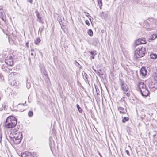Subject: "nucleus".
I'll return each instance as SVG.
<instances>
[{
  "instance_id": "1",
  "label": "nucleus",
  "mask_w": 157,
  "mask_h": 157,
  "mask_svg": "<svg viewBox=\"0 0 157 157\" xmlns=\"http://www.w3.org/2000/svg\"><path fill=\"white\" fill-rule=\"evenodd\" d=\"M22 134L21 133L16 130L10 134V137L11 140H13L14 143L16 144L19 143L21 141L22 139Z\"/></svg>"
},
{
  "instance_id": "2",
  "label": "nucleus",
  "mask_w": 157,
  "mask_h": 157,
  "mask_svg": "<svg viewBox=\"0 0 157 157\" xmlns=\"http://www.w3.org/2000/svg\"><path fill=\"white\" fill-rule=\"evenodd\" d=\"M17 123V119L13 116L8 117L6 119L5 127L6 128H14Z\"/></svg>"
},
{
  "instance_id": "3",
  "label": "nucleus",
  "mask_w": 157,
  "mask_h": 157,
  "mask_svg": "<svg viewBox=\"0 0 157 157\" xmlns=\"http://www.w3.org/2000/svg\"><path fill=\"white\" fill-rule=\"evenodd\" d=\"M145 48L142 47L137 48L135 51V56L136 59L144 57L146 53Z\"/></svg>"
},
{
  "instance_id": "4",
  "label": "nucleus",
  "mask_w": 157,
  "mask_h": 157,
  "mask_svg": "<svg viewBox=\"0 0 157 157\" xmlns=\"http://www.w3.org/2000/svg\"><path fill=\"white\" fill-rule=\"evenodd\" d=\"M12 57L10 56L9 58L7 57L5 60V62L6 64L8 65L12 66L13 64V62L12 59Z\"/></svg>"
},
{
  "instance_id": "5",
  "label": "nucleus",
  "mask_w": 157,
  "mask_h": 157,
  "mask_svg": "<svg viewBox=\"0 0 157 157\" xmlns=\"http://www.w3.org/2000/svg\"><path fill=\"white\" fill-rule=\"evenodd\" d=\"M26 102L24 104H19L17 105V108L20 111H23L26 108L27 105L26 104Z\"/></svg>"
},
{
  "instance_id": "6",
  "label": "nucleus",
  "mask_w": 157,
  "mask_h": 157,
  "mask_svg": "<svg viewBox=\"0 0 157 157\" xmlns=\"http://www.w3.org/2000/svg\"><path fill=\"white\" fill-rule=\"evenodd\" d=\"M140 74L143 77H146L147 75V70L145 67L143 66L140 70Z\"/></svg>"
},
{
  "instance_id": "7",
  "label": "nucleus",
  "mask_w": 157,
  "mask_h": 157,
  "mask_svg": "<svg viewBox=\"0 0 157 157\" xmlns=\"http://www.w3.org/2000/svg\"><path fill=\"white\" fill-rule=\"evenodd\" d=\"M142 95L143 96L146 97L150 93L148 89H139Z\"/></svg>"
},
{
  "instance_id": "8",
  "label": "nucleus",
  "mask_w": 157,
  "mask_h": 157,
  "mask_svg": "<svg viewBox=\"0 0 157 157\" xmlns=\"http://www.w3.org/2000/svg\"><path fill=\"white\" fill-rule=\"evenodd\" d=\"M22 157H36L33 156L32 154L30 152L25 151L21 154Z\"/></svg>"
},
{
  "instance_id": "9",
  "label": "nucleus",
  "mask_w": 157,
  "mask_h": 157,
  "mask_svg": "<svg viewBox=\"0 0 157 157\" xmlns=\"http://www.w3.org/2000/svg\"><path fill=\"white\" fill-rule=\"evenodd\" d=\"M119 83L120 85L121 86V88H128L124 81L120 78H119Z\"/></svg>"
},
{
  "instance_id": "10",
  "label": "nucleus",
  "mask_w": 157,
  "mask_h": 157,
  "mask_svg": "<svg viewBox=\"0 0 157 157\" xmlns=\"http://www.w3.org/2000/svg\"><path fill=\"white\" fill-rule=\"evenodd\" d=\"M35 13L37 18V21L39 22L42 23H43L42 21V19L40 17V13L37 10H36L35 11Z\"/></svg>"
},
{
  "instance_id": "11",
  "label": "nucleus",
  "mask_w": 157,
  "mask_h": 157,
  "mask_svg": "<svg viewBox=\"0 0 157 157\" xmlns=\"http://www.w3.org/2000/svg\"><path fill=\"white\" fill-rule=\"evenodd\" d=\"M88 52L91 55L90 56V59H94V56L97 54L96 51L95 50L89 51H88Z\"/></svg>"
},
{
  "instance_id": "12",
  "label": "nucleus",
  "mask_w": 157,
  "mask_h": 157,
  "mask_svg": "<svg viewBox=\"0 0 157 157\" xmlns=\"http://www.w3.org/2000/svg\"><path fill=\"white\" fill-rule=\"evenodd\" d=\"M138 88H147L146 85L143 82H140L138 85Z\"/></svg>"
},
{
  "instance_id": "13",
  "label": "nucleus",
  "mask_w": 157,
  "mask_h": 157,
  "mask_svg": "<svg viewBox=\"0 0 157 157\" xmlns=\"http://www.w3.org/2000/svg\"><path fill=\"white\" fill-rule=\"evenodd\" d=\"M9 84L11 85L15 86L19 85V83L18 82L14 80H13L12 82H10Z\"/></svg>"
},
{
  "instance_id": "14",
  "label": "nucleus",
  "mask_w": 157,
  "mask_h": 157,
  "mask_svg": "<svg viewBox=\"0 0 157 157\" xmlns=\"http://www.w3.org/2000/svg\"><path fill=\"white\" fill-rule=\"evenodd\" d=\"M0 17L2 19V20L4 21H5L6 18L5 16V15L4 13L1 12H0Z\"/></svg>"
},
{
  "instance_id": "15",
  "label": "nucleus",
  "mask_w": 157,
  "mask_h": 157,
  "mask_svg": "<svg viewBox=\"0 0 157 157\" xmlns=\"http://www.w3.org/2000/svg\"><path fill=\"white\" fill-rule=\"evenodd\" d=\"M123 90L124 92V93L127 96L129 97L130 95V90L129 89H122Z\"/></svg>"
},
{
  "instance_id": "16",
  "label": "nucleus",
  "mask_w": 157,
  "mask_h": 157,
  "mask_svg": "<svg viewBox=\"0 0 157 157\" xmlns=\"http://www.w3.org/2000/svg\"><path fill=\"white\" fill-rule=\"evenodd\" d=\"M118 110L119 111L120 113H125L126 112V110L125 109L121 107H118Z\"/></svg>"
},
{
  "instance_id": "17",
  "label": "nucleus",
  "mask_w": 157,
  "mask_h": 157,
  "mask_svg": "<svg viewBox=\"0 0 157 157\" xmlns=\"http://www.w3.org/2000/svg\"><path fill=\"white\" fill-rule=\"evenodd\" d=\"M150 58L153 59H156L157 58V55L155 53H151L150 54Z\"/></svg>"
},
{
  "instance_id": "18",
  "label": "nucleus",
  "mask_w": 157,
  "mask_h": 157,
  "mask_svg": "<svg viewBox=\"0 0 157 157\" xmlns=\"http://www.w3.org/2000/svg\"><path fill=\"white\" fill-rule=\"evenodd\" d=\"M101 16L102 17V18H104V19H106L107 17V14L106 13H104L102 12L101 14Z\"/></svg>"
},
{
  "instance_id": "19",
  "label": "nucleus",
  "mask_w": 157,
  "mask_h": 157,
  "mask_svg": "<svg viewBox=\"0 0 157 157\" xmlns=\"http://www.w3.org/2000/svg\"><path fill=\"white\" fill-rule=\"evenodd\" d=\"M139 39L140 42H141V44H146L147 43L146 41L144 38H139Z\"/></svg>"
},
{
  "instance_id": "20",
  "label": "nucleus",
  "mask_w": 157,
  "mask_h": 157,
  "mask_svg": "<svg viewBox=\"0 0 157 157\" xmlns=\"http://www.w3.org/2000/svg\"><path fill=\"white\" fill-rule=\"evenodd\" d=\"M40 39L39 37L36 38L34 41L35 44L36 45H38L40 42Z\"/></svg>"
},
{
  "instance_id": "21",
  "label": "nucleus",
  "mask_w": 157,
  "mask_h": 157,
  "mask_svg": "<svg viewBox=\"0 0 157 157\" xmlns=\"http://www.w3.org/2000/svg\"><path fill=\"white\" fill-rule=\"evenodd\" d=\"M41 73L42 74H44L45 76L47 75V72L45 70L44 67H41L40 68Z\"/></svg>"
},
{
  "instance_id": "22",
  "label": "nucleus",
  "mask_w": 157,
  "mask_h": 157,
  "mask_svg": "<svg viewBox=\"0 0 157 157\" xmlns=\"http://www.w3.org/2000/svg\"><path fill=\"white\" fill-rule=\"evenodd\" d=\"M2 109H5L7 107V103L6 101L4 102L2 104Z\"/></svg>"
},
{
  "instance_id": "23",
  "label": "nucleus",
  "mask_w": 157,
  "mask_h": 157,
  "mask_svg": "<svg viewBox=\"0 0 157 157\" xmlns=\"http://www.w3.org/2000/svg\"><path fill=\"white\" fill-rule=\"evenodd\" d=\"M92 91L94 94H99L100 92L99 89H92Z\"/></svg>"
},
{
  "instance_id": "24",
  "label": "nucleus",
  "mask_w": 157,
  "mask_h": 157,
  "mask_svg": "<svg viewBox=\"0 0 157 157\" xmlns=\"http://www.w3.org/2000/svg\"><path fill=\"white\" fill-rule=\"evenodd\" d=\"M141 42H140L139 38L136 40L134 44L135 46H137L139 44H141Z\"/></svg>"
},
{
  "instance_id": "25",
  "label": "nucleus",
  "mask_w": 157,
  "mask_h": 157,
  "mask_svg": "<svg viewBox=\"0 0 157 157\" xmlns=\"http://www.w3.org/2000/svg\"><path fill=\"white\" fill-rule=\"evenodd\" d=\"M157 37V35L156 34H154L151 36L150 39L151 40H155Z\"/></svg>"
},
{
  "instance_id": "26",
  "label": "nucleus",
  "mask_w": 157,
  "mask_h": 157,
  "mask_svg": "<svg viewBox=\"0 0 157 157\" xmlns=\"http://www.w3.org/2000/svg\"><path fill=\"white\" fill-rule=\"evenodd\" d=\"M98 4L99 6V7L100 9L101 8V7L102 5V0H98Z\"/></svg>"
},
{
  "instance_id": "27",
  "label": "nucleus",
  "mask_w": 157,
  "mask_h": 157,
  "mask_svg": "<svg viewBox=\"0 0 157 157\" xmlns=\"http://www.w3.org/2000/svg\"><path fill=\"white\" fill-rule=\"evenodd\" d=\"M88 34L90 36H92L93 35V32L91 29H89L87 32Z\"/></svg>"
},
{
  "instance_id": "28",
  "label": "nucleus",
  "mask_w": 157,
  "mask_h": 157,
  "mask_svg": "<svg viewBox=\"0 0 157 157\" xmlns=\"http://www.w3.org/2000/svg\"><path fill=\"white\" fill-rule=\"evenodd\" d=\"M95 73L99 76H100L103 74L102 71L100 70H99L98 71H95Z\"/></svg>"
},
{
  "instance_id": "29",
  "label": "nucleus",
  "mask_w": 157,
  "mask_h": 157,
  "mask_svg": "<svg viewBox=\"0 0 157 157\" xmlns=\"http://www.w3.org/2000/svg\"><path fill=\"white\" fill-rule=\"evenodd\" d=\"M2 69L4 71H6L7 69L6 66L5 64L2 65Z\"/></svg>"
},
{
  "instance_id": "30",
  "label": "nucleus",
  "mask_w": 157,
  "mask_h": 157,
  "mask_svg": "<svg viewBox=\"0 0 157 157\" xmlns=\"http://www.w3.org/2000/svg\"><path fill=\"white\" fill-rule=\"evenodd\" d=\"M128 117H125L123 119L122 122L123 123H124L126 121H128Z\"/></svg>"
},
{
  "instance_id": "31",
  "label": "nucleus",
  "mask_w": 157,
  "mask_h": 157,
  "mask_svg": "<svg viewBox=\"0 0 157 157\" xmlns=\"http://www.w3.org/2000/svg\"><path fill=\"white\" fill-rule=\"evenodd\" d=\"M33 112L32 111H30L28 112V115L29 117H32L33 115Z\"/></svg>"
},
{
  "instance_id": "32",
  "label": "nucleus",
  "mask_w": 157,
  "mask_h": 157,
  "mask_svg": "<svg viewBox=\"0 0 157 157\" xmlns=\"http://www.w3.org/2000/svg\"><path fill=\"white\" fill-rule=\"evenodd\" d=\"M77 107V108L78 111L80 113H81L82 112V110L81 108L79 107V105L77 104L76 105Z\"/></svg>"
},
{
  "instance_id": "33",
  "label": "nucleus",
  "mask_w": 157,
  "mask_h": 157,
  "mask_svg": "<svg viewBox=\"0 0 157 157\" xmlns=\"http://www.w3.org/2000/svg\"><path fill=\"white\" fill-rule=\"evenodd\" d=\"M85 23L88 26H89L90 25V23L89 22V21L88 20H86L85 21Z\"/></svg>"
},
{
  "instance_id": "34",
  "label": "nucleus",
  "mask_w": 157,
  "mask_h": 157,
  "mask_svg": "<svg viewBox=\"0 0 157 157\" xmlns=\"http://www.w3.org/2000/svg\"><path fill=\"white\" fill-rule=\"evenodd\" d=\"M154 78L155 81H157V75L155 73L154 75Z\"/></svg>"
},
{
  "instance_id": "35",
  "label": "nucleus",
  "mask_w": 157,
  "mask_h": 157,
  "mask_svg": "<svg viewBox=\"0 0 157 157\" xmlns=\"http://www.w3.org/2000/svg\"><path fill=\"white\" fill-rule=\"evenodd\" d=\"M16 74L17 73L15 72H11L10 73V75L11 76H12L13 75H16Z\"/></svg>"
},
{
  "instance_id": "36",
  "label": "nucleus",
  "mask_w": 157,
  "mask_h": 157,
  "mask_svg": "<svg viewBox=\"0 0 157 157\" xmlns=\"http://www.w3.org/2000/svg\"><path fill=\"white\" fill-rule=\"evenodd\" d=\"M125 152H126V153L127 154L128 156L130 155V153H129V151L128 150H126Z\"/></svg>"
},
{
  "instance_id": "37",
  "label": "nucleus",
  "mask_w": 157,
  "mask_h": 157,
  "mask_svg": "<svg viewBox=\"0 0 157 157\" xmlns=\"http://www.w3.org/2000/svg\"><path fill=\"white\" fill-rule=\"evenodd\" d=\"M29 42L28 41L26 43V47L27 48H29Z\"/></svg>"
},
{
  "instance_id": "38",
  "label": "nucleus",
  "mask_w": 157,
  "mask_h": 157,
  "mask_svg": "<svg viewBox=\"0 0 157 157\" xmlns=\"http://www.w3.org/2000/svg\"><path fill=\"white\" fill-rule=\"evenodd\" d=\"M27 2H29L31 4H32L33 2V0H27Z\"/></svg>"
},
{
  "instance_id": "39",
  "label": "nucleus",
  "mask_w": 157,
  "mask_h": 157,
  "mask_svg": "<svg viewBox=\"0 0 157 157\" xmlns=\"http://www.w3.org/2000/svg\"><path fill=\"white\" fill-rule=\"evenodd\" d=\"M44 26H43L42 28H41V29L40 31V32L41 33L42 32V31L44 30Z\"/></svg>"
},
{
  "instance_id": "40",
  "label": "nucleus",
  "mask_w": 157,
  "mask_h": 157,
  "mask_svg": "<svg viewBox=\"0 0 157 157\" xmlns=\"http://www.w3.org/2000/svg\"><path fill=\"white\" fill-rule=\"evenodd\" d=\"M2 140V137L1 135H0V142H1Z\"/></svg>"
},
{
  "instance_id": "41",
  "label": "nucleus",
  "mask_w": 157,
  "mask_h": 157,
  "mask_svg": "<svg viewBox=\"0 0 157 157\" xmlns=\"http://www.w3.org/2000/svg\"><path fill=\"white\" fill-rule=\"evenodd\" d=\"M2 9V7L1 6H0V10H1Z\"/></svg>"
},
{
  "instance_id": "42",
  "label": "nucleus",
  "mask_w": 157,
  "mask_h": 157,
  "mask_svg": "<svg viewBox=\"0 0 157 157\" xmlns=\"http://www.w3.org/2000/svg\"><path fill=\"white\" fill-rule=\"evenodd\" d=\"M27 86H28V85H27ZM28 88H30V85L29 84V87H28V86H27Z\"/></svg>"
},
{
  "instance_id": "43",
  "label": "nucleus",
  "mask_w": 157,
  "mask_h": 157,
  "mask_svg": "<svg viewBox=\"0 0 157 157\" xmlns=\"http://www.w3.org/2000/svg\"><path fill=\"white\" fill-rule=\"evenodd\" d=\"M94 71H95H95H98L96 70H95V69H94Z\"/></svg>"
},
{
  "instance_id": "44",
  "label": "nucleus",
  "mask_w": 157,
  "mask_h": 157,
  "mask_svg": "<svg viewBox=\"0 0 157 157\" xmlns=\"http://www.w3.org/2000/svg\"><path fill=\"white\" fill-rule=\"evenodd\" d=\"M34 51V49H31V52H32V51Z\"/></svg>"
},
{
  "instance_id": "45",
  "label": "nucleus",
  "mask_w": 157,
  "mask_h": 157,
  "mask_svg": "<svg viewBox=\"0 0 157 157\" xmlns=\"http://www.w3.org/2000/svg\"><path fill=\"white\" fill-rule=\"evenodd\" d=\"M87 15H86V16H87V15H88V14H89V13H87Z\"/></svg>"
},
{
  "instance_id": "46",
  "label": "nucleus",
  "mask_w": 157,
  "mask_h": 157,
  "mask_svg": "<svg viewBox=\"0 0 157 157\" xmlns=\"http://www.w3.org/2000/svg\"><path fill=\"white\" fill-rule=\"evenodd\" d=\"M87 15H86V16H87V15H88V14H89V13H87Z\"/></svg>"
},
{
  "instance_id": "47",
  "label": "nucleus",
  "mask_w": 157,
  "mask_h": 157,
  "mask_svg": "<svg viewBox=\"0 0 157 157\" xmlns=\"http://www.w3.org/2000/svg\"><path fill=\"white\" fill-rule=\"evenodd\" d=\"M87 15H86V16H87V15H88V14H89V13H87Z\"/></svg>"
},
{
  "instance_id": "48",
  "label": "nucleus",
  "mask_w": 157,
  "mask_h": 157,
  "mask_svg": "<svg viewBox=\"0 0 157 157\" xmlns=\"http://www.w3.org/2000/svg\"><path fill=\"white\" fill-rule=\"evenodd\" d=\"M100 90H101V91H102V89H100Z\"/></svg>"
},
{
  "instance_id": "49",
  "label": "nucleus",
  "mask_w": 157,
  "mask_h": 157,
  "mask_svg": "<svg viewBox=\"0 0 157 157\" xmlns=\"http://www.w3.org/2000/svg\"><path fill=\"white\" fill-rule=\"evenodd\" d=\"M106 90H107V91H108V89H106Z\"/></svg>"
},
{
  "instance_id": "50",
  "label": "nucleus",
  "mask_w": 157,
  "mask_h": 157,
  "mask_svg": "<svg viewBox=\"0 0 157 157\" xmlns=\"http://www.w3.org/2000/svg\"><path fill=\"white\" fill-rule=\"evenodd\" d=\"M31 55H33V54L32 53H31Z\"/></svg>"
},
{
  "instance_id": "51",
  "label": "nucleus",
  "mask_w": 157,
  "mask_h": 157,
  "mask_svg": "<svg viewBox=\"0 0 157 157\" xmlns=\"http://www.w3.org/2000/svg\"><path fill=\"white\" fill-rule=\"evenodd\" d=\"M0 157H1V156L0 155Z\"/></svg>"
}]
</instances>
